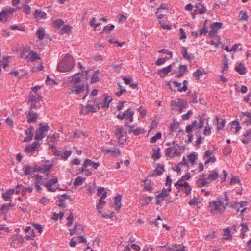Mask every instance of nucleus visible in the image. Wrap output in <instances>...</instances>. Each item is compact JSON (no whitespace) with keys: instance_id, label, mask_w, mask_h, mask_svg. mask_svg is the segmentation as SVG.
Listing matches in <instances>:
<instances>
[{"instance_id":"nucleus-1","label":"nucleus","mask_w":251,"mask_h":251,"mask_svg":"<svg viewBox=\"0 0 251 251\" xmlns=\"http://www.w3.org/2000/svg\"><path fill=\"white\" fill-rule=\"evenodd\" d=\"M74 59L72 55L67 54L60 61L57 66V70L61 72L71 71L74 66Z\"/></svg>"},{"instance_id":"nucleus-2","label":"nucleus","mask_w":251,"mask_h":251,"mask_svg":"<svg viewBox=\"0 0 251 251\" xmlns=\"http://www.w3.org/2000/svg\"><path fill=\"white\" fill-rule=\"evenodd\" d=\"M50 129L47 124H44L43 123L39 124V127L36 129L34 139L36 140H42L46 137V132Z\"/></svg>"},{"instance_id":"nucleus-3","label":"nucleus","mask_w":251,"mask_h":251,"mask_svg":"<svg viewBox=\"0 0 251 251\" xmlns=\"http://www.w3.org/2000/svg\"><path fill=\"white\" fill-rule=\"evenodd\" d=\"M228 205L227 203L225 205L223 202L217 199L216 201H213L209 202V206L211 208V212H219L221 213L225 210Z\"/></svg>"},{"instance_id":"nucleus-4","label":"nucleus","mask_w":251,"mask_h":251,"mask_svg":"<svg viewBox=\"0 0 251 251\" xmlns=\"http://www.w3.org/2000/svg\"><path fill=\"white\" fill-rule=\"evenodd\" d=\"M179 148L180 146L178 144L173 142L172 146L168 147L166 149L165 155L170 158L180 156L181 153L178 151Z\"/></svg>"},{"instance_id":"nucleus-5","label":"nucleus","mask_w":251,"mask_h":251,"mask_svg":"<svg viewBox=\"0 0 251 251\" xmlns=\"http://www.w3.org/2000/svg\"><path fill=\"white\" fill-rule=\"evenodd\" d=\"M187 105V101L182 99H179L177 101L175 100L171 101L172 109L179 112H182Z\"/></svg>"},{"instance_id":"nucleus-6","label":"nucleus","mask_w":251,"mask_h":251,"mask_svg":"<svg viewBox=\"0 0 251 251\" xmlns=\"http://www.w3.org/2000/svg\"><path fill=\"white\" fill-rule=\"evenodd\" d=\"M69 89V93L78 95L84 92L85 89V86L84 84L80 83L77 85L71 86Z\"/></svg>"},{"instance_id":"nucleus-7","label":"nucleus","mask_w":251,"mask_h":251,"mask_svg":"<svg viewBox=\"0 0 251 251\" xmlns=\"http://www.w3.org/2000/svg\"><path fill=\"white\" fill-rule=\"evenodd\" d=\"M27 116V122L28 123H36L39 117V114L32 109H29L25 113Z\"/></svg>"},{"instance_id":"nucleus-8","label":"nucleus","mask_w":251,"mask_h":251,"mask_svg":"<svg viewBox=\"0 0 251 251\" xmlns=\"http://www.w3.org/2000/svg\"><path fill=\"white\" fill-rule=\"evenodd\" d=\"M10 241L11 246L16 248L19 243L23 244L24 242V239L22 236L15 234L11 237Z\"/></svg>"},{"instance_id":"nucleus-9","label":"nucleus","mask_w":251,"mask_h":251,"mask_svg":"<svg viewBox=\"0 0 251 251\" xmlns=\"http://www.w3.org/2000/svg\"><path fill=\"white\" fill-rule=\"evenodd\" d=\"M40 146V144L38 141H34L31 145L26 146L24 151L26 153L32 154L39 148Z\"/></svg>"},{"instance_id":"nucleus-10","label":"nucleus","mask_w":251,"mask_h":251,"mask_svg":"<svg viewBox=\"0 0 251 251\" xmlns=\"http://www.w3.org/2000/svg\"><path fill=\"white\" fill-rule=\"evenodd\" d=\"M58 179L57 177H54L52 179L49 180L46 183H44L43 185L45 186L49 191L55 192L56 191L57 187H53L52 185L57 183Z\"/></svg>"},{"instance_id":"nucleus-11","label":"nucleus","mask_w":251,"mask_h":251,"mask_svg":"<svg viewBox=\"0 0 251 251\" xmlns=\"http://www.w3.org/2000/svg\"><path fill=\"white\" fill-rule=\"evenodd\" d=\"M79 74V73H75L72 76L70 77L69 82L70 86L82 83L81 78H80L79 76H77V75Z\"/></svg>"},{"instance_id":"nucleus-12","label":"nucleus","mask_w":251,"mask_h":251,"mask_svg":"<svg viewBox=\"0 0 251 251\" xmlns=\"http://www.w3.org/2000/svg\"><path fill=\"white\" fill-rule=\"evenodd\" d=\"M172 189L170 187L168 188H163L160 193L156 195V197L161 199V200H164L165 198L169 195V192L171 191Z\"/></svg>"},{"instance_id":"nucleus-13","label":"nucleus","mask_w":251,"mask_h":251,"mask_svg":"<svg viewBox=\"0 0 251 251\" xmlns=\"http://www.w3.org/2000/svg\"><path fill=\"white\" fill-rule=\"evenodd\" d=\"M240 226H241L240 237L242 239H244L246 236V232L249 230L248 225L246 222H242L241 223Z\"/></svg>"},{"instance_id":"nucleus-14","label":"nucleus","mask_w":251,"mask_h":251,"mask_svg":"<svg viewBox=\"0 0 251 251\" xmlns=\"http://www.w3.org/2000/svg\"><path fill=\"white\" fill-rule=\"evenodd\" d=\"M164 171V166L163 164H159L156 169L153 171L152 176H160Z\"/></svg>"},{"instance_id":"nucleus-15","label":"nucleus","mask_w":251,"mask_h":251,"mask_svg":"<svg viewBox=\"0 0 251 251\" xmlns=\"http://www.w3.org/2000/svg\"><path fill=\"white\" fill-rule=\"evenodd\" d=\"M41 99L42 97L39 94H30L28 96V102H35V101L40 102Z\"/></svg>"},{"instance_id":"nucleus-16","label":"nucleus","mask_w":251,"mask_h":251,"mask_svg":"<svg viewBox=\"0 0 251 251\" xmlns=\"http://www.w3.org/2000/svg\"><path fill=\"white\" fill-rule=\"evenodd\" d=\"M213 123L214 124L217 125V130L219 131L223 128L225 126V121L224 120L221 119V120L219 121V118L216 116Z\"/></svg>"},{"instance_id":"nucleus-17","label":"nucleus","mask_w":251,"mask_h":251,"mask_svg":"<svg viewBox=\"0 0 251 251\" xmlns=\"http://www.w3.org/2000/svg\"><path fill=\"white\" fill-rule=\"evenodd\" d=\"M167 11L165 7H164L162 5H160L157 9L156 14L157 15L159 19H162L166 15Z\"/></svg>"},{"instance_id":"nucleus-18","label":"nucleus","mask_w":251,"mask_h":251,"mask_svg":"<svg viewBox=\"0 0 251 251\" xmlns=\"http://www.w3.org/2000/svg\"><path fill=\"white\" fill-rule=\"evenodd\" d=\"M248 203V202L247 201H242L240 202H235L234 203H232L231 206L233 208H237V212H239L240 208L247 206Z\"/></svg>"},{"instance_id":"nucleus-19","label":"nucleus","mask_w":251,"mask_h":251,"mask_svg":"<svg viewBox=\"0 0 251 251\" xmlns=\"http://www.w3.org/2000/svg\"><path fill=\"white\" fill-rule=\"evenodd\" d=\"M209 182L207 178L201 177L196 181V185L198 187H202L205 185H208Z\"/></svg>"},{"instance_id":"nucleus-20","label":"nucleus","mask_w":251,"mask_h":251,"mask_svg":"<svg viewBox=\"0 0 251 251\" xmlns=\"http://www.w3.org/2000/svg\"><path fill=\"white\" fill-rule=\"evenodd\" d=\"M92 102L96 105L99 109H103V99L101 98H96L95 100H92Z\"/></svg>"},{"instance_id":"nucleus-21","label":"nucleus","mask_w":251,"mask_h":251,"mask_svg":"<svg viewBox=\"0 0 251 251\" xmlns=\"http://www.w3.org/2000/svg\"><path fill=\"white\" fill-rule=\"evenodd\" d=\"M25 58L31 62L35 61L38 58H40L38 57L37 53L33 50H30Z\"/></svg>"},{"instance_id":"nucleus-22","label":"nucleus","mask_w":251,"mask_h":251,"mask_svg":"<svg viewBox=\"0 0 251 251\" xmlns=\"http://www.w3.org/2000/svg\"><path fill=\"white\" fill-rule=\"evenodd\" d=\"M235 70L242 75H245L247 73L246 67L241 63H239L238 66L235 67Z\"/></svg>"},{"instance_id":"nucleus-23","label":"nucleus","mask_w":251,"mask_h":251,"mask_svg":"<svg viewBox=\"0 0 251 251\" xmlns=\"http://www.w3.org/2000/svg\"><path fill=\"white\" fill-rule=\"evenodd\" d=\"M33 15L38 20L45 19L47 17V14L45 12L37 9L34 11Z\"/></svg>"},{"instance_id":"nucleus-24","label":"nucleus","mask_w":251,"mask_h":251,"mask_svg":"<svg viewBox=\"0 0 251 251\" xmlns=\"http://www.w3.org/2000/svg\"><path fill=\"white\" fill-rule=\"evenodd\" d=\"M145 182V186L144 189L150 192H151L154 189L153 187V182L151 181V180L148 181L146 180L144 181Z\"/></svg>"},{"instance_id":"nucleus-25","label":"nucleus","mask_w":251,"mask_h":251,"mask_svg":"<svg viewBox=\"0 0 251 251\" xmlns=\"http://www.w3.org/2000/svg\"><path fill=\"white\" fill-rule=\"evenodd\" d=\"M93 102H92V100H88L87 104L86 105L85 108L86 111L85 112V114L88 113L89 112H96L95 108L94 107L93 105Z\"/></svg>"},{"instance_id":"nucleus-26","label":"nucleus","mask_w":251,"mask_h":251,"mask_svg":"<svg viewBox=\"0 0 251 251\" xmlns=\"http://www.w3.org/2000/svg\"><path fill=\"white\" fill-rule=\"evenodd\" d=\"M52 166L53 164L52 163L49 164H44L42 166H40L42 169L41 173L47 174L48 175Z\"/></svg>"},{"instance_id":"nucleus-27","label":"nucleus","mask_w":251,"mask_h":251,"mask_svg":"<svg viewBox=\"0 0 251 251\" xmlns=\"http://www.w3.org/2000/svg\"><path fill=\"white\" fill-rule=\"evenodd\" d=\"M181 54L183 58L188 61H191L193 58L191 57V54L187 53V49L183 47L181 50Z\"/></svg>"},{"instance_id":"nucleus-28","label":"nucleus","mask_w":251,"mask_h":251,"mask_svg":"<svg viewBox=\"0 0 251 251\" xmlns=\"http://www.w3.org/2000/svg\"><path fill=\"white\" fill-rule=\"evenodd\" d=\"M112 100V99L109 96L105 97L103 99V109H107L109 107V104Z\"/></svg>"},{"instance_id":"nucleus-29","label":"nucleus","mask_w":251,"mask_h":251,"mask_svg":"<svg viewBox=\"0 0 251 251\" xmlns=\"http://www.w3.org/2000/svg\"><path fill=\"white\" fill-rule=\"evenodd\" d=\"M179 123L174 119L170 126V130L172 132L176 131L179 127Z\"/></svg>"},{"instance_id":"nucleus-30","label":"nucleus","mask_w":251,"mask_h":251,"mask_svg":"<svg viewBox=\"0 0 251 251\" xmlns=\"http://www.w3.org/2000/svg\"><path fill=\"white\" fill-rule=\"evenodd\" d=\"M25 133L26 135V137L24 139V142H28L32 140L33 137V132L30 131L29 130L26 129L25 130Z\"/></svg>"},{"instance_id":"nucleus-31","label":"nucleus","mask_w":251,"mask_h":251,"mask_svg":"<svg viewBox=\"0 0 251 251\" xmlns=\"http://www.w3.org/2000/svg\"><path fill=\"white\" fill-rule=\"evenodd\" d=\"M122 196L121 195L118 194L115 197V204L116 205L115 210H119L121 207V201Z\"/></svg>"},{"instance_id":"nucleus-32","label":"nucleus","mask_w":251,"mask_h":251,"mask_svg":"<svg viewBox=\"0 0 251 251\" xmlns=\"http://www.w3.org/2000/svg\"><path fill=\"white\" fill-rule=\"evenodd\" d=\"M36 35L39 40H42L45 38V35L44 29L42 27L39 28L36 32Z\"/></svg>"},{"instance_id":"nucleus-33","label":"nucleus","mask_w":251,"mask_h":251,"mask_svg":"<svg viewBox=\"0 0 251 251\" xmlns=\"http://www.w3.org/2000/svg\"><path fill=\"white\" fill-rule=\"evenodd\" d=\"M172 65H169L168 66L163 68V69L159 70L158 71V74L160 75H161L162 74L163 75H165L168 73H169L171 70Z\"/></svg>"},{"instance_id":"nucleus-34","label":"nucleus","mask_w":251,"mask_h":251,"mask_svg":"<svg viewBox=\"0 0 251 251\" xmlns=\"http://www.w3.org/2000/svg\"><path fill=\"white\" fill-rule=\"evenodd\" d=\"M13 205L10 203L3 204L0 209V213L6 214L10 208L12 207Z\"/></svg>"},{"instance_id":"nucleus-35","label":"nucleus","mask_w":251,"mask_h":251,"mask_svg":"<svg viewBox=\"0 0 251 251\" xmlns=\"http://www.w3.org/2000/svg\"><path fill=\"white\" fill-rule=\"evenodd\" d=\"M125 118L126 119H129V121L132 122L133 120V114L134 112H132L130 109H128L126 111H125Z\"/></svg>"},{"instance_id":"nucleus-36","label":"nucleus","mask_w":251,"mask_h":251,"mask_svg":"<svg viewBox=\"0 0 251 251\" xmlns=\"http://www.w3.org/2000/svg\"><path fill=\"white\" fill-rule=\"evenodd\" d=\"M187 66L186 65H180L179 73L177 75V77L180 78L181 76H182L184 75V74H185V73L187 71Z\"/></svg>"},{"instance_id":"nucleus-37","label":"nucleus","mask_w":251,"mask_h":251,"mask_svg":"<svg viewBox=\"0 0 251 251\" xmlns=\"http://www.w3.org/2000/svg\"><path fill=\"white\" fill-rule=\"evenodd\" d=\"M100 74V72L97 70L95 71L93 75H92L91 80V83H95L97 82H98L100 80V77L99 76V74Z\"/></svg>"},{"instance_id":"nucleus-38","label":"nucleus","mask_w":251,"mask_h":251,"mask_svg":"<svg viewBox=\"0 0 251 251\" xmlns=\"http://www.w3.org/2000/svg\"><path fill=\"white\" fill-rule=\"evenodd\" d=\"M219 176V174L216 171H213L212 173L208 175L207 179L210 181L215 180Z\"/></svg>"},{"instance_id":"nucleus-39","label":"nucleus","mask_w":251,"mask_h":251,"mask_svg":"<svg viewBox=\"0 0 251 251\" xmlns=\"http://www.w3.org/2000/svg\"><path fill=\"white\" fill-rule=\"evenodd\" d=\"M9 17L7 11L5 10L0 12V21H6Z\"/></svg>"},{"instance_id":"nucleus-40","label":"nucleus","mask_w":251,"mask_h":251,"mask_svg":"<svg viewBox=\"0 0 251 251\" xmlns=\"http://www.w3.org/2000/svg\"><path fill=\"white\" fill-rule=\"evenodd\" d=\"M228 58L224 56L223 59V68L222 69V73H224L225 71H226L228 68Z\"/></svg>"},{"instance_id":"nucleus-41","label":"nucleus","mask_w":251,"mask_h":251,"mask_svg":"<svg viewBox=\"0 0 251 251\" xmlns=\"http://www.w3.org/2000/svg\"><path fill=\"white\" fill-rule=\"evenodd\" d=\"M64 22L62 19H57L53 22L54 27L56 29H60L61 27L63 25Z\"/></svg>"},{"instance_id":"nucleus-42","label":"nucleus","mask_w":251,"mask_h":251,"mask_svg":"<svg viewBox=\"0 0 251 251\" xmlns=\"http://www.w3.org/2000/svg\"><path fill=\"white\" fill-rule=\"evenodd\" d=\"M188 157L189 161L191 162L192 165L196 164V160L198 158L197 155L195 154L194 153H192L188 155Z\"/></svg>"},{"instance_id":"nucleus-43","label":"nucleus","mask_w":251,"mask_h":251,"mask_svg":"<svg viewBox=\"0 0 251 251\" xmlns=\"http://www.w3.org/2000/svg\"><path fill=\"white\" fill-rule=\"evenodd\" d=\"M115 134L116 136V138L119 139V140L120 141H123V138L124 137V135L123 134V130L121 128H118L116 132L115 133Z\"/></svg>"},{"instance_id":"nucleus-44","label":"nucleus","mask_w":251,"mask_h":251,"mask_svg":"<svg viewBox=\"0 0 251 251\" xmlns=\"http://www.w3.org/2000/svg\"><path fill=\"white\" fill-rule=\"evenodd\" d=\"M195 7L199 9V14H202L206 11V8L201 3H199L198 5H195Z\"/></svg>"},{"instance_id":"nucleus-45","label":"nucleus","mask_w":251,"mask_h":251,"mask_svg":"<svg viewBox=\"0 0 251 251\" xmlns=\"http://www.w3.org/2000/svg\"><path fill=\"white\" fill-rule=\"evenodd\" d=\"M47 141L49 143L55 144L57 141V139H56V136L54 134H50L47 137Z\"/></svg>"},{"instance_id":"nucleus-46","label":"nucleus","mask_w":251,"mask_h":251,"mask_svg":"<svg viewBox=\"0 0 251 251\" xmlns=\"http://www.w3.org/2000/svg\"><path fill=\"white\" fill-rule=\"evenodd\" d=\"M30 106L29 109H39L41 107L40 102L35 101V102H28Z\"/></svg>"},{"instance_id":"nucleus-47","label":"nucleus","mask_w":251,"mask_h":251,"mask_svg":"<svg viewBox=\"0 0 251 251\" xmlns=\"http://www.w3.org/2000/svg\"><path fill=\"white\" fill-rule=\"evenodd\" d=\"M207 121V124L206 126L205 127V128L203 131V134L204 135H209L211 134V128L209 126V124H208V119H206Z\"/></svg>"},{"instance_id":"nucleus-48","label":"nucleus","mask_w":251,"mask_h":251,"mask_svg":"<svg viewBox=\"0 0 251 251\" xmlns=\"http://www.w3.org/2000/svg\"><path fill=\"white\" fill-rule=\"evenodd\" d=\"M85 179L82 178L80 176H78L74 182V185L78 186L82 184Z\"/></svg>"},{"instance_id":"nucleus-49","label":"nucleus","mask_w":251,"mask_h":251,"mask_svg":"<svg viewBox=\"0 0 251 251\" xmlns=\"http://www.w3.org/2000/svg\"><path fill=\"white\" fill-rule=\"evenodd\" d=\"M232 151V149L230 146H227L225 147L223 150V153L225 156H228Z\"/></svg>"},{"instance_id":"nucleus-50","label":"nucleus","mask_w":251,"mask_h":251,"mask_svg":"<svg viewBox=\"0 0 251 251\" xmlns=\"http://www.w3.org/2000/svg\"><path fill=\"white\" fill-rule=\"evenodd\" d=\"M105 203V201H104L103 199H101V198H100L99 199V201L98 202V204L97 205V209L99 210V212L101 213V211L100 210L102 208V206L103 205H104Z\"/></svg>"},{"instance_id":"nucleus-51","label":"nucleus","mask_w":251,"mask_h":251,"mask_svg":"<svg viewBox=\"0 0 251 251\" xmlns=\"http://www.w3.org/2000/svg\"><path fill=\"white\" fill-rule=\"evenodd\" d=\"M161 138V132H158L156 133V134L152 137L151 139H150V141L151 143H154L156 142V141L158 140V139H159Z\"/></svg>"},{"instance_id":"nucleus-52","label":"nucleus","mask_w":251,"mask_h":251,"mask_svg":"<svg viewBox=\"0 0 251 251\" xmlns=\"http://www.w3.org/2000/svg\"><path fill=\"white\" fill-rule=\"evenodd\" d=\"M223 236L224 237L225 239H228L230 238L231 236L230 235V230L228 228L224 229Z\"/></svg>"},{"instance_id":"nucleus-53","label":"nucleus","mask_w":251,"mask_h":251,"mask_svg":"<svg viewBox=\"0 0 251 251\" xmlns=\"http://www.w3.org/2000/svg\"><path fill=\"white\" fill-rule=\"evenodd\" d=\"M222 25L223 24L221 22H215L211 25V28L217 30L218 29L221 28Z\"/></svg>"},{"instance_id":"nucleus-54","label":"nucleus","mask_w":251,"mask_h":251,"mask_svg":"<svg viewBox=\"0 0 251 251\" xmlns=\"http://www.w3.org/2000/svg\"><path fill=\"white\" fill-rule=\"evenodd\" d=\"M239 17V19L241 20H247L248 19V16L246 12L243 11L240 12Z\"/></svg>"},{"instance_id":"nucleus-55","label":"nucleus","mask_w":251,"mask_h":251,"mask_svg":"<svg viewBox=\"0 0 251 251\" xmlns=\"http://www.w3.org/2000/svg\"><path fill=\"white\" fill-rule=\"evenodd\" d=\"M70 31V27L69 25H64L60 30V33L63 34L65 33H69Z\"/></svg>"},{"instance_id":"nucleus-56","label":"nucleus","mask_w":251,"mask_h":251,"mask_svg":"<svg viewBox=\"0 0 251 251\" xmlns=\"http://www.w3.org/2000/svg\"><path fill=\"white\" fill-rule=\"evenodd\" d=\"M160 149L158 148L157 150H154L152 155V158H153L154 159H158L160 158Z\"/></svg>"},{"instance_id":"nucleus-57","label":"nucleus","mask_w":251,"mask_h":251,"mask_svg":"<svg viewBox=\"0 0 251 251\" xmlns=\"http://www.w3.org/2000/svg\"><path fill=\"white\" fill-rule=\"evenodd\" d=\"M23 12L26 14H29L31 12V8L29 6L24 4L22 5Z\"/></svg>"},{"instance_id":"nucleus-58","label":"nucleus","mask_w":251,"mask_h":251,"mask_svg":"<svg viewBox=\"0 0 251 251\" xmlns=\"http://www.w3.org/2000/svg\"><path fill=\"white\" fill-rule=\"evenodd\" d=\"M35 236L34 230L30 231L28 232V234L25 236V238L27 240H31Z\"/></svg>"},{"instance_id":"nucleus-59","label":"nucleus","mask_w":251,"mask_h":251,"mask_svg":"<svg viewBox=\"0 0 251 251\" xmlns=\"http://www.w3.org/2000/svg\"><path fill=\"white\" fill-rule=\"evenodd\" d=\"M24 174L25 175H30L31 174V167L29 166H25L24 167Z\"/></svg>"},{"instance_id":"nucleus-60","label":"nucleus","mask_w":251,"mask_h":251,"mask_svg":"<svg viewBox=\"0 0 251 251\" xmlns=\"http://www.w3.org/2000/svg\"><path fill=\"white\" fill-rule=\"evenodd\" d=\"M72 152L69 151H66L63 153H62L61 158L66 160L71 154Z\"/></svg>"},{"instance_id":"nucleus-61","label":"nucleus","mask_w":251,"mask_h":251,"mask_svg":"<svg viewBox=\"0 0 251 251\" xmlns=\"http://www.w3.org/2000/svg\"><path fill=\"white\" fill-rule=\"evenodd\" d=\"M56 204L59 207H65V202L64 200L62 198L56 201Z\"/></svg>"},{"instance_id":"nucleus-62","label":"nucleus","mask_w":251,"mask_h":251,"mask_svg":"<svg viewBox=\"0 0 251 251\" xmlns=\"http://www.w3.org/2000/svg\"><path fill=\"white\" fill-rule=\"evenodd\" d=\"M184 181L180 179L175 184V186L176 187L177 189H179L180 187H184L185 184H184Z\"/></svg>"},{"instance_id":"nucleus-63","label":"nucleus","mask_w":251,"mask_h":251,"mask_svg":"<svg viewBox=\"0 0 251 251\" xmlns=\"http://www.w3.org/2000/svg\"><path fill=\"white\" fill-rule=\"evenodd\" d=\"M184 184H185L184 187L185 188V193L187 195L189 194L191 191V187L190 186L188 183L187 182H184Z\"/></svg>"},{"instance_id":"nucleus-64","label":"nucleus","mask_w":251,"mask_h":251,"mask_svg":"<svg viewBox=\"0 0 251 251\" xmlns=\"http://www.w3.org/2000/svg\"><path fill=\"white\" fill-rule=\"evenodd\" d=\"M232 125L236 126L235 127V133H237L241 129L239 122L236 120L233 121H232Z\"/></svg>"}]
</instances>
